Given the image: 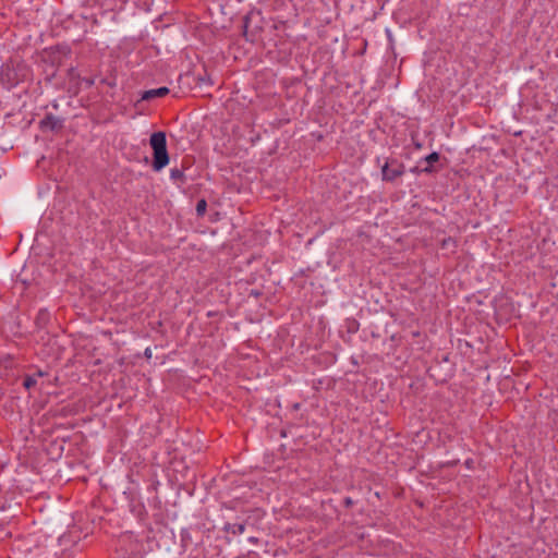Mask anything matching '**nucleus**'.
Segmentation results:
<instances>
[{
  "label": "nucleus",
  "mask_w": 558,
  "mask_h": 558,
  "mask_svg": "<svg viewBox=\"0 0 558 558\" xmlns=\"http://www.w3.org/2000/svg\"><path fill=\"white\" fill-rule=\"evenodd\" d=\"M403 172V165L397 160L386 161L381 167L383 180L385 181H393L395 179L401 177Z\"/></svg>",
  "instance_id": "7ed1b4c3"
},
{
  "label": "nucleus",
  "mask_w": 558,
  "mask_h": 558,
  "mask_svg": "<svg viewBox=\"0 0 558 558\" xmlns=\"http://www.w3.org/2000/svg\"><path fill=\"white\" fill-rule=\"evenodd\" d=\"M62 126V120L52 116L48 114L40 121V128L43 130H50L56 131Z\"/></svg>",
  "instance_id": "20e7f679"
},
{
  "label": "nucleus",
  "mask_w": 558,
  "mask_h": 558,
  "mask_svg": "<svg viewBox=\"0 0 558 558\" xmlns=\"http://www.w3.org/2000/svg\"><path fill=\"white\" fill-rule=\"evenodd\" d=\"M149 144L153 149V169L162 170L169 163V154L167 150V137L165 132H155L150 135Z\"/></svg>",
  "instance_id": "f257e3e1"
},
{
  "label": "nucleus",
  "mask_w": 558,
  "mask_h": 558,
  "mask_svg": "<svg viewBox=\"0 0 558 558\" xmlns=\"http://www.w3.org/2000/svg\"><path fill=\"white\" fill-rule=\"evenodd\" d=\"M227 533H232L234 535L243 534L245 531V524L243 523H227L223 527Z\"/></svg>",
  "instance_id": "0eeeda50"
},
{
  "label": "nucleus",
  "mask_w": 558,
  "mask_h": 558,
  "mask_svg": "<svg viewBox=\"0 0 558 558\" xmlns=\"http://www.w3.org/2000/svg\"><path fill=\"white\" fill-rule=\"evenodd\" d=\"M199 84L201 85H213V82L209 77H199Z\"/></svg>",
  "instance_id": "9b49d317"
},
{
  "label": "nucleus",
  "mask_w": 558,
  "mask_h": 558,
  "mask_svg": "<svg viewBox=\"0 0 558 558\" xmlns=\"http://www.w3.org/2000/svg\"><path fill=\"white\" fill-rule=\"evenodd\" d=\"M439 160V154L436 153V151H433L432 154H429L428 156L425 157V161L428 163V165H432L434 162H437ZM424 171L425 172H432V168L430 166L424 168Z\"/></svg>",
  "instance_id": "1a4fd4ad"
},
{
  "label": "nucleus",
  "mask_w": 558,
  "mask_h": 558,
  "mask_svg": "<svg viewBox=\"0 0 558 558\" xmlns=\"http://www.w3.org/2000/svg\"><path fill=\"white\" fill-rule=\"evenodd\" d=\"M0 80L7 88L17 85L20 78L13 64L4 63L0 69Z\"/></svg>",
  "instance_id": "f03ea898"
},
{
  "label": "nucleus",
  "mask_w": 558,
  "mask_h": 558,
  "mask_svg": "<svg viewBox=\"0 0 558 558\" xmlns=\"http://www.w3.org/2000/svg\"><path fill=\"white\" fill-rule=\"evenodd\" d=\"M206 207H207V203L205 199H201L197 202L196 204V211L198 215H204V213L206 211Z\"/></svg>",
  "instance_id": "9d476101"
},
{
  "label": "nucleus",
  "mask_w": 558,
  "mask_h": 558,
  "mask_svg": "<svg viewBox=\"0 0 558 558\" xmlns=\"http://www.w3.org/2000/svg\"><path fill=\"white\" fill-rule=\"evenodd\" d=\"M170 179L175 183L177 182L184 183L185 174H184L183 170H181L179 168H172L170 170Z\"/></svg>",
  "instance_id": "6e6552de"
},
{
  "label": "nucleus",
  "mask_w": 558,
  "mask_h": 558,
  "mask_svg": "<svg viewBox=\"0 0 558 558\" xmlns=\"http://www.w3.org/2000/svg\"><path fill=\"white\" fill-rule=\"evenodd\" d=\"M168 94H169L168 87H159V88L148 89L142 94L141 100H151L155 98L163 97Z\"/></svg>",
  "instance_id": "39448f33"
},
{
  "label": "nucleus",
  "mask_w": 558,
  "mask_h": 558,
  "mask_svg": "<svg viewBox=\"0 0 558 558\" xmlns=\"http://www.w3.org/2000/svg\"><path fill=\"white\" fill-rule=\"evenodd\" d=\"M45 375L44 372L41 371H38L36 374L34 375H27L25 378H24V381H23V386L29 390L32 389L33 387H35L37 385V380L39 377H43Z\"/></svg>",
  "instance_id": "423d86ee"
}]
</instances>
